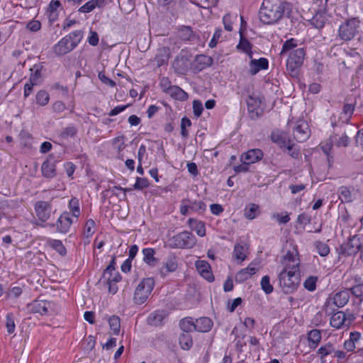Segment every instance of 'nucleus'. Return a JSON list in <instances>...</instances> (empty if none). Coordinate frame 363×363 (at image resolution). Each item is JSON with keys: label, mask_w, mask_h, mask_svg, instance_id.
I'll return each instance as SVG.
<instances>
[{"label": "nucleus", "mask_w": 363, "mask_h": 363, "mask_svg": "<svg viewBox=\"0 0 363 363\" xmlns=\"http://www.w3.org/2000/svg\"><path fill=\"white\" fill-rule=\"evenodd\" d=\"M247 273V271L245 269H240L235 275V281L238 283H242L247 280L250 277V274Z\"/></svg>", "instance_id": "obj_59"}, {"label": "nucleus", "mask_w": 363, "mask_h": 363, "mask_svg": "<svg viewBox=\"0 0 363 363\" xmlns=\"http://www.w3.org/2000/svg\"><path fill=\"white\" fill-rule=\"evenodd\" d=\"M167 94L176 100L185 101L188 99L187 93L176 85H173Z\"/></svg>", "instance_id": "obj_28"}, {"label": "nucleus", "mask_w": 363, "mask_h": 363, "mask_svg": "<svg viewBox=\"0 0 363 363\" xmlns=\"http://www.w3.org/2000/svg\"><path fill=\"white\" fill-rule=\"evenodd\" d=\"M69 207L72 216L77 218L80 214L79 199L76 197L72 198L69 202Z\"/></svg>", "instance_id": "obj_45"}, {"label": "nucleus", "mask_w": 363, "mask_h": 363, "mask_svg": "<svg viewBox=\"0 0 363 363\" xmlns=\"http://www.w3.org/2000/svg\"><path fill=\"white\" fill-rule=\"evenodd\" d=\"M28 306L32 313H39L43 315L48 314L51 303L45 300H35Z\"/></svg>", "instance_id": "obj_16"}, {"label": "nucleus", "mask_w": 363, "mask_h": 363, "mask_svg": "<svg viewBox=\"0 0 363 363\" xmlns=\"http://www.w3.org/2000/svg\"><path fill=\"white\" fill-rule=\"evenodd\" d=\"M37 217L42 222L47 221L51 213V204L48 201H39L35 204Z\"/></svg>", "instance_id": "obj_14"}, {"label": "nucleus", "mask_w": 363, "mask_h": 363, "mask_svg": "<svg viewBox=\"0 0 363 363\" xmlns=\"http://www.w3.org/2000/svg\"><path fill=\"white\" fill-rule=\"evenodd\" d=\"M6 327L9 334L14 332L16 326L12 313H8L6 316Z\"/></svg>", "instance_id": "obj_50"}, {"label": "nucleus", "mask_w": 363, "mask_h": 363, "mask_svg": "<svg viewBox=\"0 0 363 363\" xmlns=\"http://www.w3.org/2000/svg\"><path fill=\"white\" fill-rule=\"evenodd\" d=\"M355 297L360 299L363 298V283L357 284L348 289Z\"/></svg>", "instance_id": "obj_57"}, {"label": "nucleus", "mask_w": 363, "mask_h": 363, "mask_svg": "<svg viewBox=\"0 0 363 363\" xmlns=\"http://www.w3.org/2000/svg\"><path fill=\"white\" fill-rule=\"evenodd\" d=\"M263 157V152L259 149H252L242 154L240 160L242 162L253 164L261 160Z\"/></svg>", "instance_id": "obj_17"}, {"label": "nucleus", "mask_w": 363, "mask_h": 363, "mask_svg": "<svg viewBox=\"0 0 363 363\" xmlns=\"http://www.w3.org/2000/svg\"><path fill=\"white\" fill-rule=\"evenodd\" d=\"M259 213V206L255 203H249L244 209V216L249 220L255 218Z\"/></svg>", "instance_id": "obj_31"}, {"label": "nucleus", "mask_w": 363, "mask_h": 363, "mask_svg": "<svg viewBox=\"0 0 363 363\" xmlns=\"http://www.w3.org/2000/svg\"><path fill=\"white\" fill-rule=\"evenodd\" d=\"M179 343L182 350H189L193 345L191 335L189 333H182L179 338Z\"/></svg>", "instance_id": "obj_35"}, {"label": "nucleus", "mask_w": 363, "mask_h": 363, "mask_svg": "<svg viewBox=\"0 0 363 363\" xmlns=\"http://www.w3.org/2000/svg\"><path fill=\"white\" fill-rule=\"evenodd\" d=\"M317 281H318L317 277L311 276L305 280V281L303 283V286L309 291H313L316 289Z\"/></svg>", "instance_id": "obj_49"}, {"label": "nucleus", "mask_w": 363, "mask_h": 363, "mask_svg": "<svg viewBox=\"0 0 363 363\" xmlns=\"http://www.w3.org/2000/svg\"><path fill=\"white\" fill-rule=\"evenodd\" d=\"M293 135L296 141L302 143L306 141L310 136L308 124L303 120L298 121L294 128Z\"/></svg>", "instance_id": "obj_11"}, {"label": "nucleus", "mask_w": 363, "mask_h": 363, "mask_svg": "<svg viewBox=\"0 0 363 363\" xmlns=\"http://www.w3.org/2000/svg\"><path fill=\"white\" fill-rule=\"evenodd\" d=\"M203 111V104L199 100H194L193 101V112L196 118L201 116Z\"/></svg>", "instance_id": "obj_58"}, {"label": "nucleus", "mask_w": 363, "mask_h": 363, "mask_svg": "<svg viewBox=\"0 0 363 363\" xmlns=\"http://www.w3.org/2000/svg\"><path fill=\"white\" fill-rule=\"evenodd\" d=\"M101 280L108 286L109 293L115 294L118 291L117 283L110 281V277L106 276V279L101 278Z\"/></svg>", "instance_id": "obj_60"}, {"label": "nucleus", "mask_w": 363, "mask_h": 363, "mask_svg": "<svg viewBox=\"0 0 363 363\" xmlns=\"http://www.w3.org/2000/svg\"><path fill=\"white\" fill-rule=\"evenodd\" d=\"M31 74L29 81L35 84H38L39 79L41 77V69L38 65H34L30 68Z\"/></svg>", "instance_id": "obj_48"}, {"label": "nucleus", "mask_w": 363, "mask_h": 363, "mask_svg": "<svg viewBox=\"0 0 363 363\" xmlns=\"http://www.w3.org/2000/svg\"><path fill=\"white\" fill-rule=\"evenodd\" d=\"M297 42L298 40L294 38H291L289 40H286L282 45L280 55L282 56L289 51H293L294 48L297 47Z\"/></svg>", "instance_id": "obj_43"}, {"label": "nucleus", "mask_w": 363, "mask_h": 363, "mask_svg": "<svg viewBox=\"0 0 363 363\" xmlns=\"http://www.w3.org/2000/svg\"><path fill=\"white\" fill-rule=\"evenodd\" d=\"M50 100L49 94L45 90H40L35 95L36 104L39 106H44L47 105Z\"/></svg>", "instance_id": "obj_40"}, {"label": "nucleus", "mask_w": 363, "mask_h": 363, "mask_svg": "<svg viewBox=\"0 0 363 363\" xmlns=\"http://www.w3.org/2000/svg\"><path fill=\"white\" fill-rule=\"evenodd\" d=\"M57 162L56 157L53 154L48 156L41 165V172L43 177L52 179L57 176L56 164Z\"/></svg>", "instance_id": "obj_9"}, {"label": "nucleus", "mask_w": 363, "mask_h": 363, "mask_svg": "<svg viewBox=\"0 0 363 363\" xmlns=\"http://www.w3.org/2000/svg\"><path fill=\"white\" fill-rule=\"evenodd\" d=\"M299 274L281 271L279 274V285L285 294L294 292L299 284Z\"/></svg>", "instance_id": "obj_6"}, {"label": "nucleus", "mask_w": 363, "mask_h": 363, "mask_svg": "<svg viewBox=\"0 0 363 363\" xmlns=\"http://www.w3.org/2000/svg\"><path fill=\"white\" fill-rule=\"evenodd\" d=\"M326 19L321 13H316L311 20V23L317 28H322L325 24Z\"/></svg>", "instance_id": "obj_44"}, {"label": "nucleus", "mask_w": 363, "mask_h": 363, "mask_svg": "<svg viewBox=\"0 0 363 363\" xmlns=\"http://www.w3.org/2000/svg\"><path fill=\"white\" fill-rule=\"evenodd\" d=\"M354 110V106L351 104H345L343 106L342 114L344 115L345 120L349 121Z\"/></svg>", "instance_id": "obj_53"}, {"label": "nucleus", "mask_w": 363, "mask_h": 363, "mask_svg": "<svg viewBox=\"0 0 363 363\" xmlns=\"http://www.w3.org/2000/svg\"><path fill=\"white\" fill-rule=\"evenodd\" d=\"M233 255L235 258L240 260V262L244 261L247 257L245 246L240 244H236L234 247Z\"/></svg>", "instance_id": "obj_41"}, {"label": "nucleus", "mask_w": 363, "mask_h": 363, "mask_svg": "<svg viewBox=\"0 0 363 363\" xmlns=\"http://www.w3.org/2000/svg\"><path fill=\"white\" fill-rule=\"evenodd\" d=\"M113 146L117 149L118 152H121L125 148L124 136H118L112 140Z\"/></svg>", "instance_id": "obj_54"}, {"label": "nucleus", "mask_w": 363, "mask_h": 363, "mask_svg": "<svg viewBox=\"0 0 363 363\" xmlns=\"http://www.w3.org/2000/svg\"><path fill=\"white\" fill-rule=\"evenodd\" d=\"M350 297L349 290L339 291L333 298V303L338 308H342L347 303Z\"/></svg>", "instance_id": "obj_25"}, {"label": "nucleus", "mask_w": 363, "mask_h": 363, "mask_svg": "<svg viewBox=\"0 0 363 363\" xmlns=\"http://www.w3.org/2000/svg\"><path fill=\"white\" fill-rule=\"evenodd\" d=\"M247 105L250 117L252 120L257 119L262 115L261 101L259 98L250 95L247 99Z\"/></svg>", "instance_id": "obj_13"}, {"label": "nucleus", "mask_w": 363, "mask_h": 363, "mask_svg": "<svg viewBox=\"0 0 363 363\" xmlns=\"http://www.w3.org/2000/svg\"><path fill=\"white\" fill-rule=\"evenodd\" d=\"M308 340L310 342V347L315 348L321 340V333L319 330L313 329L308 333Z\"/></svg>", "instance_id": "obj_33"}, {"label": "nucleus", "mask_w": 363, "mask_h": 363, "mask_svg": "<svg viewBox=\"0 0 363 363\" xmlns=\"http://www.w3.org/2000/svg\"><path fill=\"white\" fill-rule=\"evenodd\" d=\"M167 315L164 311H155L149 315L147 322L150 325L152 326L162 325L164 323Z\"/></svg>", "instance_id": "obj_21"}, {"label": "nucleus", "mask_w": 363, "mask_h": 363, "mask_svg": "<svg viewBox=\"0 0 363 363\" xmlns=\"http://www.w3.org/2000/svg\"><path fill=\"white\" fill-rule=\"evenodd\" d=\"M196 243V237L190 232L182 231L168 240V245L172 249L192 248Z\"/></svg>", "instance_id": "obj_4"}, {"label": "nucleus", "mask_w": 363, "mask_h": 363, "mask_svg": "<svg viewBox=\"0 0 363 363\" xmlns=\"http://www.w3.org/2000/svg\"><path fill=\"white\" fill-rule=\"evenodd\" d=\"M110 330L114 335H118L121 330V320L117 315H111L108 319Z\"/></svg>", "instance_id": "obj_39"}, {"label": "nucleus", "mask_w": 363, "mask_h": 363, "mask_svg": "<svg viewBox=\"0 0 363 363\" xmlns=\"http://www.w3.org/2000/svg\"><path fill=\"white\" fill-rule=\"evenodd\" d=\"M155 286L153 278L143 279L135 289L134 301L137 304H143L146 301Z\"/></svg>", "instance_id": "obj_7"}, {"label": "nucleus", "mask_w": 363, "mask_h": 363, "mask_svg": "<svg viewBox=\"0 0 363 363\" xmlns=\"http://www.w3.org/2000/svg\"><path fill=\"white\" fill-rule=\"evenodd\" d=\"M240 41L237 45L236 48L238 50H240L243 52H250V50L252 49V44L250 43V41L247 39H246L243 36L241 31L240 32Z\"/></svg>", "instance_id": "obj_42"}, {"label": "nucleus", "mask_w": 363, "mask_h": 363, "mask_svg": "<svg viewBox=\"0 0 363 363\" xmlns=\"http://www.w3.org/2000/svg\"><path fill=\"white\" fill-rule=\"evenodd\" d=\"M73 220L69 213L64 212L56 223L57 230L62 233H66L69 230Z\"/></svg>", "instance_id": "obj_18"}, {"label": "nucleus", "mask_w": 363, "mask_h": 363, "mask_svg": "<svg viewBox=\"0 0 363 363\" xmlns=\"http://www.w3.org/2000/svg\"><path fill=\"white\" fill-rule=\"evenodd\" d=\"M306 56L304 48H297L291 51L286 60V71L292 77H297Z\"/></svg>", "instance_id": "obj_3"}, {"label": "nucleus", "mask_w": 363, "mask_h": 363, "mask_svg": "<svg viewBox=\"0 0 363 363\" xmlns=\"http://www.w3.org/2000/svg\"><path fill=\"white\" fill-rule=\"evenodd\" d=\"M169 58V50L167 48L162 47L157 50L154 61L158 67L167 63Z\"/></svg>", "instance_id": "obj_24"}, {"label": "nucleus", "mask_w": 363, "mask_h": 363, "mask_svg": "<svg viewBox=\"0 0 363 363\" xmlns=\"http://www.w3.org/2000/svg\"><path fill=\"white\" fill-rule=\"evenodd\" d=\"M179 327L183 333H189L195 330V322L191 318H185L180 320Z\"/></svg>", "instance_id": "obj_36"}, {"label": "nucleus", "mask_w": 363, "mask_h": 363, "mask_svg": "<svg viewBox=\"0 0 363 363\" xmlns=\"http://www.w3.org/2000/svg\"><path fill=\"white\" fill-rule=\"evenodd\" d=\"M177 38L182 42H194L200 39L199 34L189 26H179Z\"/></svg>", "instance_id": "obj_10"}, {"label": "nucleus", "mask_w": 363, "mask_h": 363, "mask_svg": "<svg viewBox=\"0 0 363 363\" xmlns=\"http://www.w3.org/2000/svg\"><path fill=\"white\" fill-rule=\"evenodd\" d=\"M359 20L351 18L345 21L338 29V36L343 41H350L359 33Z\"/></svg>", "instance_id": "obj_5"}, {"label": "nucleus", "mask_w": 363, "mask_h": 363, "mask_svg": "<svg viewBox=\"0 0 363 363\" xmlns=\"http://www.w3.org/2000/svg\"><path fill=\"white\" fill-rule=\"evenodd\" d=\"M48 243L50 247L56 250L61 256H65L67 254V250L61 240L50 239L48 241Z\"/></svg>", "instance_id": "obj_37"}, {"label": "nucleus", "mask_w": 363, "mask_h": 363, "mask_svg": "<svg viewBox=\"0 0 363 363\" xmlns=\"http://www.w3.org/2000/svg\"><path fill=\"white\" fill-rule=\"evenodd\" d=\"M149 186V181L147 178L137 177L136 182L133 185L134 189L142 190Z\"/></svg>", "instance_id": "obj_55"}, {"label": "nucleus", "mask_w": 363, "mask_h": 363, "mask_svg": "<svg viewBox=\"0 0 363 363\" xmlns=\"http://www.w3.org/2000/svg\"><path fill=\"white\" fill-rule=\"evenodd\" d=\"M196 267L199 274L208 282H212L214 281V276L211 272V266L207 261H196Z\"/></svg>", "instance_id": "obj_15"}, {"label": "nucleus", "mask_w": 363, "mask_h": 363, "mask_svg": "<svg viewBox=\"0 0 363 363\" xmlns=\"http://www.w3.org/2000/svg\"><path fill=\"white\" fill-rule=\"evenodd\" d=\"M270 138L272 141L277 144L281 148L285 147L291 143L287 133L280 130H273L271 133Z\"/></svg>", "instance_id": "obj_19"}, {"label": "nucleus", "mask_w": 363, "mask_h": 363, "mask_svg": "<svg viewBox=\"0 0 363 363\" xmlns=\"http://www.w3.org/2000/svg\"><path fill=\"white\" fill-rule=\"evenodd\" d=\"M285 147L288 150L289 155L292 158H298L300 156V150L297 146L295 145V144H291V143H289Z\"/></svg>", "instance_id": "obj_52"}, {"label": "nucleus", "mask_w": 363, "mask_h": 363, "mask_svg": "<svg viewBox=\"0 0 363 363\" xmlns=\"http://www.w3.org/2000/svg\"><path fill=\"white\" fill-rule=\"evenodd\" d=\"M190 208L195 211L203 212L206 210V204L202 201L191 202Z\"/></svg>", "instance_id": "obj_63"}, {"label": "nucleus", "mask_w": 363, "mask_h": 363, "mask_svg": "<svg viewBox=\"0 0 363 363\" xmlns=\"http://www.w3.org/2000/svg\"><path fill=\"white\" fill-rule=\"evenodd\" d=\"M143 261L150 266H155L157 259L155 257V251L152 248H144L143 250Z\"/></svg>", "instance_id": "obj_34"}, {"label": "nucleus", "mask_w": 363, "mask_h": 363, "mask_svg": "<svg viewBox=\"0 0 363 363\" xmlns=\"http://www.w3.org/2000/svg\"><path fill=\"white\" fill-rule=\"evenodd\" d=\"M299 264L300 261L296 257V255L293 252H288L282 260V264L284 265L282 271L299 274Z\"/></svg>", "instance_id": "obj_12"}, {"label": "nucleus", "mask_w": 363, "mask_h": 363, "mask_svg": "<svg viewBox=\"0 0 363 363\" xmlns=\"http://www.w3.org/2000/svg\"><path fill=\"white\" fill-rule=\"evenodd\" d=\"M284 11V4L280 0H264L259 18L264 24H274L282 18Z\"/></svg>", "instance_id": "obj_1"}, {"label": "nucleus", "mask_w": 363, "mask_h": 363, "mask_svg": "<svg viewBox=\"0 0 363 363\" xmlns=\"http://www.w3.org/2000/svg\"><path fill=\"white\" fill-rule=\"evenodd\" d=\"M345 322L346 313L343 311L335 313L330 318V325L336 329H339L343 325H345Z\"/></svg>", "instance_id": "obj_26"}, {"label": "nucleus", "mask_w": 363, "mask_h": 363, "mask_svg": "<svg viewBox=\"0 0 363 363\" xmlns=\"http://www.w3.org/2000/svg\"><path fill=\"white\" fill-rule=\"evenodd\" d=\"M337 194L342 203H350L354 199L351 190L345 186H342L337 189Z\"/></svg>", "instance_id": "obj_29"}, {"label": "nucleus", "mask_w": 363, "mask_h": 363, "mask_svg": "<svg viewBox=\"0 0 363 363\" xmlns=\"http://www.w3.org/2000/svg\"><path fill=\"white\" fill-rule=\"evenodd\" d=\"M213 59L211 57L205 55H198L195 58L196 68L201 71L213 64Z\"/></svg>", "instance_id": "obj_27"}, {"label": "nucleus", "mask_w": 363, "mask_h": 363, "mask_svg": "<svg viewBox=\"0 0 363 363\" xmlns=\"http://www.w3.org/2000/svg\"><path fill=\"white\" fill-rule=\"evenodd\" d=\"M62 4L58 0H52L48 5L47 13L50 22L53 23L57 20L59 16L58 9L61 8Z\"/></svg>", "instance_id": "obj_22"}, {"label": "nucleus", "mask_w": 363, "mask_h": 363, "mask_svg": "<svg viewBox=\"0 0 363 363\" xmlns=\"http://www.w3.org/2000/svg\"><path fill=\"white\" fill-rule=\"evenodd\" d=\"M166 272H175L178 267L177 258L174 255H169L164 263Z\"/></svg>", "instance_id": "obj_38"}, {"label": "nucleus", "mask_w": 363, "mask_h": 363, "mask_svg": "<svg viewBox=\"0 0 363 363\" xmlns=\"http://www.w3.org/2000/svg\"><path fill=\"white\" fill-rule=\"evenodd\" d=\"M82 38L83 32L82 30H74L70 33L54 46V52L61 56L71 52L79 45Z\"/></svg>", "instance_id": "obj_2"}, {"label": "nucleus", "mask_w": 363, "mask_h": 363, "mask_svg": "<svg viewBox=\"0 0 363 363\" xmlns=\"http://www.w3.org/2000/svg\"><path fill=\"white\" fill-rule=\"evenodd\" d=\"M77 133V130L74 126H69L65 128L60 135L62 138H67L69 137H73Z\"/></svg>", "instance_id": "obj_61"}, {"label": "nucleus", "mask_w": 363, "mask_h": 363, "mask_svg": "<svg viewBox=\"0 0 363 363\" xmlns=\"http://www.w3.org/2000/svg\"><path fill=\"white\" fill-rule=\"evenodd\" d=\"M249 72L251 75H255L260 70L267 69L269 67V62L267 58L261 57L258 60L252 59L249 63Z\"/></svg>", "instance_id": "obj_20"}, {"label": "nucleus", "mask_w": 363, "mask_h": 363, "mask_svg": "<svg viewBox=\"0 0 363 363\" xmlns=\"http://www.w3.org/2000/svg\"><path fill=\"white\" fill-rule=\"evenodd\" d=\"M221 35H222V30L220 28L216 29L213 35L212 39L211 40V41L208 44L210 48H213L217 45L219 39L221 38Z\"/></svg>", "instance_id": "obj_62"}, {"label": "nucleus", "mask_w": 363, "mask_h": 363, "mask_svg": "<svg viewBox=\"0 0 363 363\" xmlns=\"http://www.w3.org/2000/svg\"><path fill=\"white\" fill-rule=\"evenodd\" d=\"M191 125V121L186 118L184 117L181 121V135L184 138L188 137V131L186 130V127H190Z\"/></svg>", "instance_id": "obj_56"}, {"label": "nucleus", "mask_w": 363, "mask_h": 363, "mask_svg": "<svg viewBox=\"0 0 363 363\" xmlns=\"http://www.w3.org/2000/svg\"><path fill=\"white\" fill-rule=\"evenodd\" d=\"M189 224L192 230L196 232V234L200 237H203L206 235V227L203 222L197 220L194 218L189 219Z\"/></svg>", "instance_id": "obj_30"}, {"label": "nucleus", "mask_w": 363, "mask_h": 363, "mask_svg": "<svg viewBox=\"0 0 363 363\" xmlns=\"http://www.w3.org/2000/svg\"><path fill=\"white\" fill-rule=\"evenodd\" d=\"M333 352H334V348L333 347V345L330 343H328V345L324 346H321L318 350V353L321 358L325 357L327 355L331 354Z\"/></svg>", "instance_id": "obj_51"}, {"label": "nucleus", "mask_w": 363, "mask_h": 363, "mask_svg": "<svg viewBox=\"0 0 363 363\" xmlns=\"http://www.w3.org/2000/svg\"><path fill=\"white\" fill-rule=\"evenodd\" d=\"M315 245L320 256L325 257L329 254L330 247L326 243L321 241H316Z\"/></svg>", "instance_id": "obj_47"}, {"label": "nucleus", "mask_w": 363, "mask_h": 363, "mask_svg": "<svg viewBox=\"0 0 363 363\" xmlns=\"http://www.w3.org/2000/svg\"><path fill=\"white\" fill-rule=\"evenodd\" d=\"M212 326L211 319L207 317L200 318L195 321V331L207 333L211 329Z\"/></svg>", "instance_id": "obj_23"}, {"label": "nucleus", "mask_w": 363, "mask_h": 363, "mask_svg": "<svg viewBox=\"0 0 363 363\" xmlns=\"http://www.w3.org/2000/svg\"><path fill=\"white\" fill-rule=\"evenodd\" d=\"M223 23L224 25V28L228 31L233 30V21L232 16L230 14L227 13L223 18Z\"/></svg>", "instance_id": "obj_64"}, {"label": "nucleus", "mask_w": 363, "mask_h": 363, "mask_svg": "<svg viewBox=\"0 0 363 363\" xmlns=\"http://www.w3.org/2000/svg\"><path fill=\"white\" fill-rule=\"evenodd\" d=\"M260 285L262 289L264 291L266 294H270L271 293H272L274 288L272 285L270 284V278L268 275H265L262 278Z\"/></svg>", "instance_id": "obj_46"}, {"label": "nucleus", "mask_w": 363, "mask_h": 363, "mask_svg": "<svg viewBox=\"0 0 363 363\" xmlns=\"http://www.w3.org/2000/svg\"><path fill=\"white\" fill-rule=\"evenodd\" d=\"M361 245L357 235L350 236L346 242L342 244L337 250L338 254L345 257L354 255Z\"/></svg>", "instance_id": "obj_8"}, {"label": "nucleus", "mask_w": 363, "mask_h": 363, "mask_svg": "<svg viewBox=\"0 0 363 363\" xmlns=\"http://www.w3.org/2000/svg\"><path fill=\"white\" fill-rule=\"evenodd\" d=\"M175 72L178 74H184L187 70L185 58L182 57H177L172 64Z\"/></svg>", "instance_id": "obj_32"}]
</instances>
